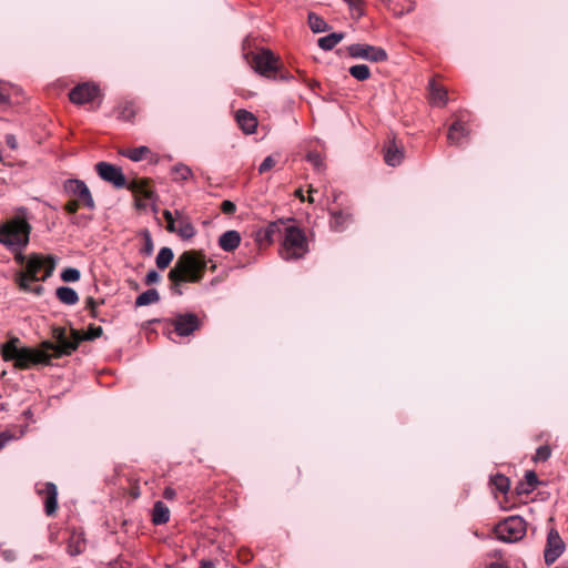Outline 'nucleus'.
<instances>
[{
    "mask_svg": "<svg viewBox=\"0 0 568 568\" xmlns=\"http://www.w3.org/2000/svg\"><path fill=\"white\" fill-rule=\"evenodd\" d=\"M81 342V332L71 329L70 336H67L58 344L49 341L41 343L40 348L20 346L18 337H10L8 342L0 347L1 356L6 362H12L18 369H29L34 365H48L52 356L50 351L54 352V357L70 355L74 352Z\"/></svg>",
    "mask_w": 568,
    "mask_h": 568,
    "instance_id": "nucleus-1",
    "label": "nucleus"
},
{
    "mask_svg": "<svg viewBox=\"0 0 568 568\" xmlns=\"http://www.w3.org/2000/svg\"><path fill=\"white\" fill-rule=\"evenodd\" d=\"M206 267L207 261L204 254L197 251L183 252L168 274L171 292L174 295H182V285L201 282Z\"/></svg>",
    "mask_w": 568,
    "mask_h": 568,
    "instance_id": "nucleus-2",
    "label": "nucleus"
},
{
    "mask_svg": "<svg viewBox=\"0 0 568 568\" xmlns=\"http://www.w3.org/2000/svg\"><path fill=\"white\" fill-rule=\"evenodd\" d=\"M251 69L261 78L271 82H290L293 75L288 73L278 55L267 48L251 50Z\"/></svg>",
    "mask_w": 568,
    "mask_h": 568,
    "instance_id": "nucleus-3",
    "label": "nucleus"
},
{
    "mask_svg": "<svg viewBox=\"0 0 568 568\" xmlns=\"http://www.w3.org/2000/svg\"><path fill=\"white\" fill-rule=\"evenodd\" d=\"M280 239L282 240L280 254L286 261L302 258L308 252L306 236L297 226L284 223Z\"/></svg>",
    "mask_w": 568,
    "mask_h": 568,
    "instance_id": "nucleus-4",
    "label": "nucleus"
},
{
    "mask_svg": "<svg viewBox=\"0 0 568 568\" xmlns=\"http://www.w3.org/2000/svg\"><path fill=\"white\" fill-rule=\"evenodd\" d=\"M31 225L23 219L13 217L0 225V243L6 247L28 246Z\"/></svg>",
    "mask_w": 568,
    "mask_h": 568,
    "instance_id": "nucleus-5",
    "label": "nucleus"
},
{
    "mask_svg": "<svg viewBox=\"0 0 568 568\" xmlns=\"http://www.w3.org/2000/svg\"><path fill=\"white\" fill-rule=\"evenodd\" d=\"M55 258L52 255H42L39 253H31L28 256V262L24 271L19 272L16 276H26L33 281H47L54 272Z\"/></svg>",
    "mask_w": 568,
    "mask_h": 568,
    "instance_id": "nucleus-6",
    "label": "nucleus"
},
{
    "mask_svg": "<svg viewBox=\"0 0 568 568\" xmlns=\"http://www.w3.org/2000/svg\"><path fill=\"white\" fill-rule=\"evenodd\" d=\"M497 536L505 542L521 539L526 532V523L519 516H511L501 521L496 529Z\"/></svg>",
    "mask_w": 568,
    "mask_h": 568,
    "instance_id": "nucleus-7",
    "label": "nucleus"
},
{
    "mask_svg": "<svg viewBox=\"0 0 568 568\" xmlns=\"http://www.w3.org/2000/svg\"><path fill=\"white\" fill-rule=\"evenodd\" d=\"M63 190L70 197L81 202L82 206L93 210L95 204L91 192L82 180L69 179L63 183Z\"/></svg>",
    "mask_w": 568,
    "mask_h": 568,
    "instance_id": "nucleus-8",
    "label": "nucleus"
},
{
    "mask_svg": "<svg viewBox=\"0 0 568 568\" xmlns=\"http://www.w3.org/2000/svg\"><path fill=\"white\" fill-rule=\"evenodd\" d=\"M347 50L348 54L355 59H364L371 62H383L387 60V53L381 47L354 43L351 44Z\"/></svg>",
    "mask_w": 568,
    "mask_h": 568,
    "instance_id": "nucleus-9",
    "label": "nucleus"
},
{
    "mask_svg": "<svg viewBox=\"0 0 568 568\" xmlns=\"http://www.w3.org/2000/svg\"><path fill=\"white\" fill-rule=\"evenodd\" d=\"M171 324L179 336H189L200 328V320L194 313L176 314L171 320Z\"/></svg>",
    "mask_w": 568,
    "mask_h": 568,
    "instance_id": "nucleus-10",
    "label": "nucleus"
},
{
    "mask_svg": "<svg viewBox=\"0 0 568 568\" xmlns=\"http://www.w3.org/2000/svg\"><path fill=\"white\" fill-rule=\"evenodd\" d=\"M95 171L102 180L112 183L118 189L124 187L126 184L122 170L116 165L99 162L95 164Z\"/></svg>",
    "mask_w": 568,
    "mask_h": 568,
    "instance_id": "nucleus-11",
    "label": "nucleus"
},
{
    "mask_svg": "<svg viewBox=\"0 0 568 568\" xmlns=\"http://www.w3.org/2000/svg\"><path fill=\"white\" fill-rule=\"evenodd\" d=\"M565 542L557 530L551 529L547 536V542L544 550L546 565H552L565 551Z\"/></svg>",
    "mask_w": 568,
    "mask_h": 568,
    "instance_id": "nucleus-12",
    "label": "nucleus"
},
{
    "mask_svg": "<svg viewBox=\"0 0 568 568\" xmlns=\"http://www.w3.org/2000/svg\"><path fill=\"white\" fill-rule=\"evenodd\" d=\"M98 94L99 88L95 84L82 83L70 91L69 98L75 104H84L94 100Z\"/></svg>",
    "mask_w": 568,
    "mask_h": 568,
    "instance_id": "nucleus-13",
    "label": "nucleus"
},
{
    "mask_svg": "<svg viewBox=\"0 0 568 568\" xmlns=\"http://www.w3.org/2000/svg\"><path fill=\"white\" fill-rule=\"evenodd\" d=\"M36 489L39 495H44V511L48 516H52L58 507L55 485L52 483L37 484Z\"/></svg>",
    "mask_w": 568,
    "mask_h": 568,
    "instance_id": "nucleus-14",
    "label": "nucleus"
},
{
    "mask_svg": "<svg viewBox=\"0 0 568 568\" xmlns=\"http://www.w3.org/2000/svg\"><path fill=\"white\" fill-rule=\"evenodd\" d=\"M282 226H284V222H272L265 229L258 230L255 233V242L260 248H264L270 245L275 236H280L282 234Z\"/></svg>",
    "mask_w": 568,
    "mask_h": 568,
    "instance_id": "nucleus-15",
    "label": "nucleus"
},
{
    "mask_svg": "<svg viewBox=\"0 0 568 568\" xmlns=\"http://www.w3.org/2000/svg\"><path fill=\"white\" fill-rule=\"evenodd\" d=\"M22 90L10 83H0V109L9 108L20 102Z\"/></svg>",
    "mask_w": 568,
    "mask_h": 568,
    "instance_id": "nucleus-16",
    "label": "nucleus"
},
{
    "mask_svg": "<svg viewBox=\"0 0 568 568\" xmlns=\"http://www.w3.org/2000/svg\"><path fill=\"white\" fill-rule=\"evenodd\" d=\"M467 135L468 131L466 130L464 122L459 119L449 126L447 140L452 145H460Z\"/></svg>",
    "mask_w": 568,
    "mask_h": 568,
    "instance_id": "nucleus-17",
    "label": "nucleus"
},
{
    "mask_svg": "<svg viewBox=\"0 0 568 568\" xmlns=\"http://www.w3.org/2000/svg\"><path fill=\"white\" fill-rule=\"evenodd\" d=\"M240 243V233L233 230L224 232L219 239V245L225 252H233L239 247Z\"/></svg>",
    "mask_w": 568,
    "mask_h": 568,
    "instance_id": "nucleus-18",
    "label": "nucleus"
},
{
    "mask_svg": "<svg viewBox=\"0 0 568 568\" xmlns=\"http://www.w3.org/2000/svg\"><path fill=\"white\" fill-rule=\"evenodd\" d=\"M175 215L178 216L176 234L183 240L192 239L195 235V229L190 220L180 211H175Z\"/></svg>",
    "mask_w": 568,
    "mask_h": 568,
    "instance_id": "nucleus-19",
    "label": "nucleus"
},
{
    "mask_svg": "<svg viewBox=\"0 0 568 568\" xmlns=\"http://www.w3.org/2000/svg\"><path fill=\"white\" fill-rule=\"evenodd\" d=\"M352 222V215L344 211L331 212L329 226L333 231L342 232Z\"/></svg>",
    "mask_w": 568,
    "mask_h": 568,
    "instance_id": "nucleus-20",
    "label": "nucleus"
},
{
    "mask_svg": "<svg viewBox=\"0 0 568 568\" xmlns=\"http://www.w3.org/2000/svg\"><path fill=\"white\" fill-rule=\"evenodd\" d=\"M404 159V151L395 142L389 143L385 149L384 160L389 166H397Z\"/></svg>",
    "mask_w": 568,
    "mask_h": 568,
    "instance_id": "nucleus-21",
    "label": "nucleus"
},
{
    "mask_svg": "<svg viewBox=\"0 0 568 568\" xmlns=\"http://www.w3.org/2000/svg\"><path fill=\"white\" fill-rule=\"evenodd\" d=\"M170 520V510L162 501H156L153 506L152 523L154 525H164Z\"/></svg>",
    "mask_w": 568,
    "mask_h": 568,
    "instance_id": "nucleus-22",
    "label": "nucleus"
},
{
    "mask_svg": "<svg viewBox=\"0 0 568 568\" xmlns=\"http://www.w3.org/2000/svg\"><path fill=\"white\" fill-rule=\"evenodd\" d=\"M31 282L34 281L32 278H26V276H16V283L20 291L41 296L44 292V287L42 285H31Z\"/></svg>",
    "mask_w": 568,
    "mask_h": 568,
    "instance_id": "nucleus-23",
    "label": "nucleus"
},
{
    "mask_svg": "<svg viewBox=\"0 0 568 568\" xmlns=\"http://www.w3.org/2000/svg\"><path fill=\"white\" fill-rule=\"evenodd\" d=\"M539 484L538 477L534 470H527L525 473V481L519 483L516 487L518 494H529Z\"/></svg>",
    "mask_w": 568,
    "mask_h": 568,
    "instance_id": "nucleus-24",
    "label": "nucleus"
},
{
    "mask_svg": "<svg viewBox=\"0 0 568 568\" xmlns=\"http://www.w3.org/2000/svg\"><path fill=\"white\" fill-rule=\"evenodd\" d=\"M430 102L437 106H444L447 102V92L442 87L437 85L435 81L429 82Z\"/></svg>",
    "mask_w": 568,
    "mask_h": 568,
    "instance_id": "nucleus-25",
    "label": "nucleus"
},
{
    "mask_svg": "<svg viewBox=\"0 0 568 568\" xmlns=\"http://www.w3.org/2000/svg\"><path fill=\"white\" fill-rule=\"evenodd\" d=\"M58 300L65 305H74L79 301V295L72 287L60 286L55 291Z\"/></svg>",
    "mask_w": 568,
    "mask_h": 568,
    "instance_id": "nucleus-26",
    "label": "nucleus"
},
{
    "mask_svg": "<svg viewBox=\"0 0 568 568\" xmlns=\"http://www.w3.org/2000/svg\"><path fill=\"white\" fill-rule=\"evenodd\" d=\"M344 38L341 32H332L325 37L318 39V47L325 51L332 50L336 47Z\"/></svg>",
    "mask_w": 568,
    "mask_h": 568,
    "instance_id": "nucleus-27",
    "label": "nucleus"
},
{
    "mask_svg": "<svg viewBox=\"0 0 568 568\" xmlns=\"http://www.w3.org/2000/svg\"><path fill=\"white\" fill-rule=\"evenodd\" d=\"M160 294L155 288H149L135 298V306H146L159 302Z\"/></svg>",
    "mask_w": 568,
    "mask_h": 568,
    "instance_id": "nucleus-28",
    "label": "nucleus"
},
{
    "mask_svg": "<svg viewBox=\"0 0 568 568\" xmlns=\"http://www.w3.org/2000/svg\"><path fill=\"white\" fill-rule=\"evenodd\" d=\"M149 153H151V151L148 146L126 149L121 152L123 156L130 159L133 162H139L145 159Z\"/></svg>",
    "mask_w": 568,
    "mask_h": 568,
    "instance_id": "nucleus-29",
    "label": "nucleus"
},
{
    "mask_svg": "<svg viewBox=\"0 0 568 568\" xmlns=\"http://www.w3.org/2000/svg\"><path fill=\"white\" fill-rule=\"evenodd\" d=\"M174 253L170 247H162L155 258L156 266L160 270L166 268L173 261Z\"/></svg>",
    "mask_w": 568,
    "mask_h": 568,
    "instance_id": "nucleus-30",
    "label": "nucleus"
},
{
    "mask_svg": "<svg viewBox=\"0 0 568 568\" xmlns=\"http://www.w3.org/2000/svg\"><path fill=\"white\" fill-rule=\"evenodd\" d=\"M308 26L314 33H321L328 29L327 22L314 12L308 13Z\"/></svg>",
    "mask_w": 568,
    "mask_h": 568,
    "instance_id": "nucleus-31",
    "label": "nucleus"
},
{
    "mask_svg": "<svg viewBox=\"0 0 568 568\" xmlns=\"http://www.w3.org/2000/svg\"><path fill=\"white\" fill-rule=\"evenodd\" d=\"M348 72L357 81H366L371 77V70L366 64L352 65Z\"/></svg>",
    "mask_w": 568,
    "mask_h": 568,
    "instance_id": "nucleus-32",
    "label": "nucleus"
},
{
    "mask_svg": "<svg viewBox=\"0 0 568 568\" xmlns=\"http://www.w3.org/2000/svg\"><path fill=\"white\" fill-rule=\"evenodd\" d=\"M173 179L175 181H186L192 176V170L185 164H176L172 168Z\"/></svg>",
    "mask_w": 568,
    "mask_h": 568,
    "instance_id": "nucleus-33",
    "label": "nucleus"
},
{
    "mask_svg": "<svg viewBox=\"0 0 568 568\" xmlns=\"http://www.w3.org/2000/svg\"><path fill=\"white\" fill-rule=\"evenodd\" d=\"M490 481L498 491L504 493V494L507 493L510 487L509 479L501 474H497V475L493 476Z\"/></svg>",
    "mask_w": 568,
    "mask_h": 568,
    "instance_id": "nucleus-34",
    "label": "nucleus"
},
{
    "mask_svg": "<svg viewBox=\"0 0 568 568\" xmlns=\"http://www.w3.org/2000/svg\"><path fill=\"white\" fill-rule=\"evenodd\" d=\"M26 248L27 246H17L7 250L13 254V260L18 265H23L26 267L28 262V256L23 253Z\"/></svg>",
    "mask_w": 568,
    "mask_h": 568,
    "instance_id": "nucleus-35",
    "label": "nucleus"
},
{
    "mask_svg": "<svg viewBox=\"0 0 568 568\" xmlns=\"http://www.w3.org/2000/svg\"><path fill=\"white\" fill-rule=\"evenodd\" d=\"M80 271L78 268L68 267L61 272V280L63 282H77L80 280Z\"/></svg>",
    "mask_w": 568,
    "mask_h": 568,
    "instance_id": "nucleus-36",
    "label": "nucleus"
},
{
    "mask_svg": "<svg viewBox=\"0 0 568 568\" xmlns=\"http://www.w3.org/2000/svg\"><path fill=\"white\" fill-rule=\"evenodd\" d=\"M103 333V329L101 326L90 325L88 328V332L82 334L81 333V342L82 341H93L98 337H100Z\"/></svg>",
    "mask_w": 568,
    "mask_h": 568,
    "instance_id": "nucleus-37",
    "label": "nucleus"
},
{
    "mask_svg": "<svg viewBox=\"0 0 568 568\" xmlns=\"http://www.w3.org/2000/svg\"><path fill=\"white\" fill-rule=\"evenodd\" d=\"M236 122L241 130L248 134V112L244 109L239 110L236 113Z\"/></svg>",
    "mask_w": 568,
    "mask_h": 568,
    "instance_id": "nucleus-38",
    "label": "nucleus"
},
{
    "mask_svg": "<svg viewBox=\"0 0 568 568\" xmlns=\"http://www.w3.org/2000/svg\"><path fill=\"white\" fill-rule=\"evenodd\" d=\"M306 159L317 171L322 170L324 162L320 153L308 152Z\"/></svg>",
    "mask_w": 568,
    "mask_h": 568,
    "instance_id": "nucleus-39",
    "label": "nucleus"
},
{
    "mask_svg": "<svg viewBox=\"0 0 568 568\" xmlns=\"http://www.w3.org/2000/svg\"><path fill=\"white\" fill-rule=\"evenodd\" d=\"M551 455V450L549 446L544 445L539 446L536 450V455L534 457L535 462H546Z\"/></svg>",
    "mask_w": 568,
    "mask_h": 568,
    "instance_id": "nucleus-40",
    "label": "nucleus"
},
{
    "mask_svg": "<svg viewBox=\"0 0 568 568\" xmlns=\"http://www.w3.org/2000/svg\"><path fill=\"white\" fill-rule=\"evenodd\" d=\"M275 164L276 160L273 158V155L266 156L258 166L260 174L268 172L272 168L275 166Z\"/></svg>",
    "mask_w": 568,
    "mask_h": 568,
    "instance_id": "nucleus-41",
    "label": "nucleus"
},
{
    "mask_svg": "<svg viewBox=\"0 0 568 568\" xmlns=\"http://www.w3.org/2000/svg\"><path fill=\"white\" fill-rule=\"evenodd\" d=\"M143 237H144V245L142 248V253L145 255H151L153 252L154 245H153V241H152L150 232L144 231Z\"/></svg>",
    "mask_w": 568,
    "mask_h": 568,
    "instance_id": "nucleus-42",
    "label": "nucleus"
},
{
    "mask_svg": "<svg viewBox=\"0 0 568 568\" xmlns=\"http://www.w3.org/2000/svg\"><path fill=\"white\" fill-rule=\"evenodd\" d=\"M80 206H82L81 202L72 199L65 203L64 210L69 214H75Z\"/></svg>",
    "mask_w": 568,
    "mask_h": 568,
    "instance_id": "nucleus-43",
    "label": "nucleus"
},
{
    "mask_svg": "<svg viewBox=\"0 0 568 568\" xmlns=\"http://www.w3.org/2000/svg\"><path fill=\"white\" fill-rule=\"evenodd\" d=\"M68 549L70 555L81 554L84 550V542H82L81 540H77L74 546L72 542H70Z\"/></svg>",
    "mask_w": 568,
    "mask_h": 568,
    "instance_id": "nucleus-44",
    "label": "nucleus"
},
{
    "mask_svg": "<svg viewBox=\"0 0 568 568\" xmlns=\"http://www.w3.org/2000/svg\"><path fill=\"white\" fill-rule=\"evenodd\" d=\"M221 210L224 214H233L236 210V206L233 202L225 200L221 204Z\"/></svg>",
    "mask_w": 568,
    "mask_h": 568,
    "instance_id": "nucleus-45",
    "label": "nucleus"
},
{
    "mask_svg": "<svg viewBox=\"0 0 568 568\" xmlns=\"http://www.w3.org/2000/svg\"><path fill=\"white\" fill-rule=\"evenodd\" d=\"M160 278H161L160 274L156 271L152 270V271L148 272L144 282L146 285H151L154 283H158L160 281Z\"/></svg>",
    "mask_w": 568,
    "mask_h": 568,
    "instance_id": "nucleus-46",
    "label": "nucleus"
},
{
    "mask_svg": "<svg viewBox=\"0 0 568 568\" xmlns=\"http://www.w3.org/2000/svg\"><path fill=\"white\" fill-rule=\"evenodd\" d=\"M68 335H67V331L64 327H57L53 329V338L57 341L55 344H58L60 341H62Z\"/></svg>",
    "mask_w": 568,
    "mask_h": 568,
    "instance_id": "nucleus-47",
    "label": "nucleus"
},
{
    "mask_svg": "<svg viewBox=\"0 0 568 568\" xmlns=\"http://www.w3.org/2000/svg\"><path fill=\"white\" fill-rule=\"evenodd\" d=\"M134 115V111L132 109V106L130 105H126L123 108V110L120 112V118L123 119V120H131V118Z\"/></svg>",
    "mask_w": 568,
    "mask_h": 568,
    "instance_id": "nucleus-48",
    "label": "nucleus"
},
{
    "mask_svg": "<svg viewBox=\"0 0 568 568\" xmlns=\"http://www.w3.org/2000/svg\"><path fill=\"white\" fill-rule=\"evenodd\" d=\"M97 302L93 297H88L85 301V308H88L91 312L92 317H97L95 313Z\"/></svg>",
    "mask_w": 568,
    "mask_h": 568,
    "instance_id": "nucleus-49",
    "label": "nucleus"
},
{
    "mask_svg": "<svg viewBox=\"0 0 568 568\" xmlns=\"http://www.w3.org/2000/svg\"><path fill=\"white\" fill-rule=\"evenodd\" d=\"M12 438L13 436L8 432L0 433V449H2Z\"/></svg>",
    "mask_w": 568,
    "mask_h": 568,
    "instance_id": "nucleus-50",
    "label": "nucleus"
},
{
    "mask_svg": "<svg viewBox=\"0 0 568 568\" xmlns=\"http://www.w3.org/2000/svg\"><path fill=\"white\" fill-rule=\"evenodd\" d=\"M6 144L12 149L16 150L18 146L17 139L13 134H7L6 135Z\"/></svg>",
    "mask_w": 568,
    "mask_h": 568,
    "instance_id": "nucleus-51",
    "label": "nucleus"
},
{
    "mask_svg": "<svg viewBox=\"0 0 568 568\" xmlns=\"http://www.w3.org/2000/svg\"><path fill=\"white\" fill-rule=\"evenodd\" d=\"M2 557L7 561H13L16 559V552L11 549H4L2 550Z\"/></svg>",
    "mask_w": 568,
    "mask_h": 568,
    "instance_id": "nucleus-52",
    "label": "nucleus"
},
{
    "mask_svg": "<svg viewBox=\"0 0 568 568\" xmlns=\"http://www.w3.org/2000/svg\"><path fill=\"white\" fill-rule=\"evenodd\" d=\"M250 121H251V135H252V134L256 133L258 121H257L256 116L253 113H251Z\"/></svg>",
    "mask_w": 568,
    "mask_h": 568,
    "instance_id": "nucleus-53",
    "label": "nucleus"
},
{
    "mask_svg": "<svg viewBox=\"0 0 568 568\" xmlns=\"http://www.w3.org/2000/svg\"><path fill=\"white\" fill-rule=\"evenodd\" d=\"M163 497L165 499H173L175 497V490L171 487H166L163 491Z\"/></svg>",
    "mask_w": 568,
    "mask_h": 568,
    "instance_id": "nucleus-54",
    "label": "nucleus"
},
{
    "mask_svg": "<svg viewBox=\"0 0 568 568\" xmlns=\"http://www.w3.org/2000/svg\"><path fill=\"white\" fill-rule=\"evenodd\" d=\"M178 227V217L174 221H170L166 223V230L171 233H176Z\"/></svg>",
    "mask_w": 568,
    "mask_h": 568,
    "instance_id": "nucleus-55",
    "label": "nucleus"
},
{
    "mask_svg": "<svg viewBox=\"0 0 568 568\" xmlns=\"http://www.w3.org/2000/svg\"><path fill=\"white\" fill-rule=\"evenodd\" d=\"M164 220L168 222L170 221H174L176 219V215L175 213L173 214L171 211L169 210H164L163 213H162Z\"/></svg>",
    "mask_w": 568,
    "mask_h": 568,
    "instance_id": "nucleus-56",
    "label": "nucleus"
},
{
    "mask_svg": "<svg viewBox=\"0 0 568 568\" xmlns=\"http://www.w3.org/2000/svg\"><path fill=\"white\" fill-rule=\"evenodd\" d=\"M201 568H215V565L211 560H202Z\"/></svg>",
    "mask_w": 568,
    "mask_h": 568,
    "instance_id": "nucleus-57",
    "label": "nucleus"
},
{
    "mask_svg": "<svg viewBox=\"0 0 568 568\" xmlns=\"http://www.w3.org/2000/svg\"><path fill=\"white\" fill-rule=\"evenodd\" d=\"M488 568H509V567H507V566H506V565H504V564L493 562V564H490V565H489V567H488Z\"/></svg>",
    "mask_w": 568,
    "mask_h": 568,
    "instance_id": "nucleus-58",
    "label": "nucleus"
},
{
    "mask_svg": "<svg viewBox=\"0 0 568 568\" xmlns=\"http://www.w3.org/2000/svg\"><path fill=\"white\" fill-rule=\"evenodd\" d=\"M313 192H314V190H313V189H310V191H308V193H310V195H308V201H310L311 203H313V202H314V197H313V195H312V193H313Z\"/></svg>",
    "mask_w": 568,
    "mask_h": 568,
    "instance_id": "nucleus-59",
    "label": "nucleus"
},
{
    "mask_svg": "<svg viewBox=\"0 0 568 568\" xmlns=\"http://www.w3.org/2000/svg\"><path fill=\"white\" fill-rule=\"evenodd\" d=\"M247 42H248V37H245V38L243 39V48H244V49H245V45H246V43H247Z\"/></svg>",
    "mask_w": 568,
    "mask_h": 568,
    "instance_id": "nucleus-60",
    "label": "nucleus"
},
{
    "mask_svg": "<svg viewBox=\"0 0 568 568\" xmlns=\"http://www.w3.org/2000/svg\"><path fill=\"white\" fill-rule=\"evenodd\" d=\"M243 58H244L245 60H248V52H245V51H244V52H243Z\"/></svg>",
    "mask_w": 568,
    "mask_h": 568,
    "instance_id": "nucleus-61",
    "label": "nucleus"
},
{
    "mask_svg": "<svg viewBox=\"0 0 568 568\" xmlns=\"http://www.w3.org/2000/svg\"><path fill=\"white\" fill-rule=\"evenodd\" d=\"M296 194L303 199L301 191H297Z\"/></svg>",
    "mask_w": 568,
    "mask_h": 568,
    "instance_id": "nucleus-62",
    "label": "nucleus"
},
{
    "mask_svg": "<svg viewBox=\"0 0 568 568\" xmlns=\"http://www.w3.org/2000/svg\"><path fill=\"white\" fill-rule=\"evenodd\" d=\"M2 161V152L0 151V162Z\"/></svg>",
    "mask_w": 568,
    "mask_h": 568,
    "instance_id": "nucleus-63",
    "label": "nucleus"
}]
</instances>
